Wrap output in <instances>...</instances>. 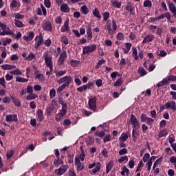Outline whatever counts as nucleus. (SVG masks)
Instances as JSON below:
<instances>
[{
  "label": "nucleus",
  "instance_id": "nucleus-1",
  "mask_svg": "<svg viewBox=\"0 0 176 176\" xmlns=\"http://www.w3.org/2000/svg\"><path fill=\"white\" fill-rule=\"evenodd\" d=\"M85 157H86V154H85V151H83V150H82L80 154L75 157L74 164L77 171H82V170H85V164L82 163V162L85 161Z\"/></svg>",
  "mask_w": 176,
  "mask_h": 176
},
{
  "label": "nucleus",
  "instance_id": "nucleus-27",
  "mask_svg": "<svg viewBox=\"0 0 176 176\" xmlns=\"http://www.w3.org/2000/svg\"><path fill=\"white\" fill-rule=\"evenodd\" d=\"M113 167V161H110L109 163L106 165V173L108 174L109 171L112 170Z\"/></svg>",
  "mask_w": 176,
  "mask_h": 176
},
{
  "label": "nucleus",
  "instance_id": "nucleus-49",
  "mask_svg": "<svg viewBox=\"0 0 176 176\" xmlns=\"http://www.w3.org/2000/svg\"><path fill=\"white\" fill-rule=\"evenodd\" d=\"M50 97L51 99H53L56 97V89L54 88H52L50 91Z\"/></svg>",
  "mask_w": 176,
  "mask_h": 176
},
{
  "label": "nucleus",
  "instance_id": "nucleus-34",
  "mask_svg": "<svg viewBox=\"0 0 176 176\" xmlns=\"http://www.w3.org/2000/svg\"><path fill=\"white\" fill-rule=\"evenodd\" d=\"M35 78L38 79L39 80V82H45V80L46 79L45 78V76L43 74H41V73H38V74H36Z\"/></svg>",
  "mask_w": 176,
  "mask_h": 176
},
{
  "label": "nucleus",
  "instance_id": "nucleus-46",
  "mask_svg": "<svg viewBox=\"0 0 176 176\" xmlns=\"http://www.w3.org/2000/svg\"><path fill=\"white\" fill-rule=\"evenodd\" d=\"M127 162H129V157L127 155L123 156L118 159L119 163H127Z\"/></svg>",
  "mask_w": 176,
  "mask_h": 176
},
{
  "label": "nucleus",
  "instance_id": "nucleus-23",
  "mask_svg": "<svg viewBox=\"0 0 176 176\" xmlns=\"http://www.w3.org/2000/svg\"><path fill=\"white\" fill-rule=\"evenodd\" d=\"M1 68L4 69V71H10L11 69H16V65L6 64L1 65Z\"/></svg>",
  "mask_w": 176,
  "mask_h": 176
},
{
  "label": "nucleus",
  "instance_id": "nucleus-28",
  "mask_svg": "<svg viewBox=\"0 0 176 176\" xmlns=\"http://www.w3.org/2000/svg\"><path fill=\"white\" fill-rule=\"evenodd\" d=\"M100 171H101V163L98 162L96 163L95 168L92 170V173L93 174H97V173H100Z\"/></svg>",
  "mask_w": 176,
  "mask_h": 176
},
{
  "label": "nucleus",
  "instance_id": "nucleus-30",
  "mask_svg": "<svg viewBox=\"0 0 176 176\" xmlns=\"http://www.w3.org/2000/svg\"><path fill=\"white\" fill-rule=\"evenodd\" d=\"M87 38L89 41H91L93 39V32H91V26L89 25L88 27V29L87 30Z\"/></svg>",
  "mask_w": 176,
  "mask_h": 176
},
{
  "label": "nucleus",
  "instance_id": "nucleus-32",
  "mask_svg": "<svg viewBox=\"0 0 176 176\" xmlns=\"http://www.w3.org/2000/svg\"><path fill=\"white\" fill-rule=\"evenodd\" d=\"M36 98H38V95L34 94V92L26 96L27 101H31V100H35Z\"/></svg>",
  "mask_w": 176,
  "mask_h": 176
},
{
  "label": "nucleus",
  "instance_id": "nucleus-53",
  "mask_svg": "<svg viewBox=\"0 0 176 176\" xmlns=\"http://www.w3.org/2000/svg\"><path fill=\"white\" fill-rule=\"evenodd\" d=\"M149 157H151V155L148 153H146L143 156V162L144 163H146L148 160H149Z\"/></svg>",
  "mask_w": 176,
  "mask_h": 176
},
{
  "label": "nucleus",
  "instance_id": "nucleus-4",
  "mask_svg": "<svg viewBox=\"0 0 176 176\" xmlns=\"http://www.w3.org/2000/svg\"><path fill=\"white\" fill-rule=\"evenodd\" d=\"M97 50V45L96 44H91L89 45L83 47L82 54H90Z\"/></svg>",
  "mask_w": 176,
  "mask_h": 176
},
{
  "label": "nucleus",
  "instance_id": "nucleus-10",
  "mask_svg": "<svg viewBox=\"0 0 176 176\" xmlns=\"http://www.w3.org/2000/svg\"><path fill=\"white\" fill-rule=\"evenodd\" d=\"M35 44H34V47L35 49H38L39 46L41 45H43V36H42L41 34L36 36L34 38Z\"/></svg>",
  "mask_w": 176,
  "mask_h": 176
},
{
  "label": "nucleus",
  "instance_id": "nucleus-20",
  "mask_svg": "<svg viewBox=\"0 0 176 176\" xmlns=\"http://www.w3.org/2000/svg\"><path fill=\"white\" fill-rule=\"evenodd\" d=\"M153 41V35L148 34L146 36L143 41H142V45H145V43H149V42H152Z\"/></svg>",
  "mask_w": 176,
  "mask_h": 176
},
{
  "label": "nucleus",
  "instance_id": "nucleus-9",
  "mask_svg": "<svg viewBox=\"0 0 176 176\" xmlns=\"http://www.w3.org/2000/svg\"><path fill=\"white\" fill-rule=\"evenodd\" d=\"M140 119L142 123L145 122L146 123V124H148L149 126H151V124H152L153 122H155L154 119L147 117L146 114L145 113H142L141 115Z\"/></svg>",
  "mask_w": 176,
  "mask_h": 176
},
{
  "label": "nucleus",
  "instance_id": "nucleus-54",
  "mask_svg": "<svg viewBox=\"0 0 176 176\" xmlns=\"http://www.w3.org/2000/svg\"><path fill=\"white\" fill-rule=\"evenodd\" d=\"M15 25L16 27H18V28H21L23 27H24V25L23 24V23L20 21H17L15 20Z\"/></svg>",
  "mask_w": 176,
  "mask_h": 176
},
{
  "label": "nucleus",
  "instance_id": "nucleus-26",
  "mask_svg": "<svg viewBox=\"0 0 176 176\" xmlns=\"http://www.w3.org/2000/svg\"><path fill=\"white\" fill-rule=\"evenodd\" d=\"M10 98L12 100L15 107H21V102L17 98L14 97V96H10Z\"/></svg>",
  "mask_w": 176,
  "mask_h": 176
},
{
  "label": "nucleus",
  "instance_id": "nucleus-21",
  "mask_svg": "<svg viewBox=\"0 0 176 176\" xmlns=\"http://www.w3.org/2000/svg\"><path fill=\"white\" fill-rule=\"evenodd\" d=\"M36 120L38 122H42L43 119H45V117L43 116V111L41 109H38L36 113Z\"/></svg>",
  "mask_w": 176,
  "mask_h": 176
},
{
  "label": "nucleus",
  "instance_id": "nucleus-47",
  "mask_svg": "<svg viewBox=\"0 0 176 176\" xmlns=\"http://www.w3.org/2000/svg\"><path fill=\"white\" fill-rule=\"evenodd\" d=\"M65 74H67V70H60L55 72L56 76H63V75H65Z\"/></svg>",
  "mask_w": 176,
  "mask_h": 176
},
{
  "label": "nucleus",
  "instance_id": "nucleus-13",
  "mask_svg": "<svg viewBox=\"0 0 176 176\" xmlns=\"http://www.w3.org/2000/svg\"><path fill=\"white\" fill-rule=\"evenodd\" d=\"M6 120L8 122H19V119L17 118V114H8L6 116Z\"/></svg>",
  "mask_w": 176,
  "mask_h": 176
},
{
  "label": "nucleus",
  "instance_id": "nucleus-42",
  "mask_svg": "<svg viewBox=\"0 0 176 176\" xmlns=\"http://www.w3.org/2000/svg\"><path fill=\"white\" fill-rule=\"evenodd\" d=\"M168 134V132L167 131L166 129H163L160 131L158 133V137L160 138H162V137H166Z\"/></svg>",
  "mask_w": 176,
  "mask_h": 176
},
{
  "label": "nucleus",
  "instance_id": "nucleus-14",
  "mask_svg": "<svg viewBox=\"0 0 176 176\" xmlns=\"http://www.w3.org/2000/svg\"><path fill=\"white\" fill-rule=\"evenodd\" d=\"M34 36H35V33H34V32L31 31H28L27 32V35L26 36H23V38L24 39V41H25V42H31V41H32V39H34Z\"/></svg>",
  "mask_w": 176,
  "mask_h": 176
},
{
  "label": "nucleus",
  "instance_id": "nucleus-59",
  "mask_svg": "<svg viewBox=\"0 0 176 176\" xmlns=\"http://www.w3.org/2000/svg\"><path fill=\"white\" fill-rule=\"evenodd\" d=\"M44 5L48 9H50L52 6V3H50V0H44Z\"/></svg>",
  "mask_w": 176,
  "mask_h": 176
},
{
  "label": "nucleus",
  "instance_id": "nucleus-5",
  "mask_svg": "<svg viewBox=\"0 0 176 176\" xmlns=\"http://www.w3.org/2000/svg\"><path fill=\"white\" fill-rule=\"evenodd\" d=\"M107 31L109 35H113L115 34V31L118 30V25H116V21L114 19L112 20V26L111 23H109L107 25Z\"/></svg>",
  "mask_w": 176,
  "mask_h": 176
},
{
  "label": "nucleus",
  "instance_id": "nucleus-15",
  "mask_svg": "<svg viewBox=\"0 0 176 176\" xmlns=\"http://www.w3.org/2000/svg\"><path fill=\"white\" fill-rule=\"evenodd\" d=\"M69 19L65 21L63 25L60 28V32H69Z\"/></svg>",
  "mask_w": 176,
  "mask_h": 176
},
{
  "label": "nucleus",
  "instance_id": "nucleus-45",
  "mask_svg": "<svg viewBox=\"0 0 176 176\" xmlns=\"http://www.w3.org/2000/svg\"><path fill=\"white\" fill-rule=\"evenodd\" d=\"M103 64H105V59L99 60L97 65L95 67L96 69H99V68H101V65H102Z\"/></svg>",
  "mask_w": 176,
  "mask_h": 176
},
{
  "label": "nucleus",
  "instance_id": "nucleus-43",
  "mask_svg": "<svg viewBox=\"0 0 176 176\" xmlns=\"http://www.w3.org/2000/svg\"><path fill=\"white\" fill-rule=\"evenodd\" d=\"M81 12L82 14H87L90 10H89V8L86 6H82L80 8Z\"/></svg>",
  "mask_w": 176,
  "mask_h": 176
},
{
  "label": "nucleus",
  "instance_id": "nucleus-62",
  "mask_svg": "<svg viewBox=\"0 0 176 176\" xmlns=\"http://www.w3.org/2000/svg\"><path fill=\"white\" fill-rule=\"evenodd\" d=\"M122 83H123V82L122 81V79L119 78L114 83V86H116V87H120V86H122Z\"/></svg>",
  "mask_w": 176,
  "mask_h": 176
},
{
  "label": "nucleus",
  "instance_id": "nucleus-2",
  "mask_svg": "<svg viewBox=\"0 0 176 176\" xmlns=\"http://www.w3.org/2000/svg\"><path fill=\"white\" fill-rule=\"evenodd\" d=\"M43 58L45 60L46 67H48V68H50V71L46 72V75H50L53 71V57L52 56L49 51H45L43 53Z\"/></svg>",
  "mask_w": 176,
  "mask_h": 176
},
{
  "label": "nucleus",
  "instance_id": "nucleus-38",
  "mask_svg": "<svg viewBox=\"0 0 176 176\" xmlns=\"http://www.w3.org/2000/svg\"><path fill=\"white\" fill-rule=\"evenodd\" d=\"M10 74H11V75H23V72H21L19 68H16L10 71Z\"/></svg>",
  "mask_w": 176,
  "mask_h": 176
},
{
  "label": "nucleus",
  "instance_id": "nucleus-12",
  "mask_svg": "<svg viewBox=\"0 0 176 176\" xmlns=\"http://www.w3.org/2000/svg\"><path fill=\"white\" fill-rule=\"evenodd\" d=\"M68 170V166L67 165H63L62 166L59 167L58 169H56L54 170L55 174L57 175H63L65 171Z\"/></svg>",
  "mask_w": 176,
  "mask_h": 176
},
{
  "label": "nucleus",
  "instance_id": "nucleus-31",
  "mask_svg": "<svg viewBox=\"0 0 176 176\" xmlns=\"http://www.w3.org/2000/svg\"><path fill=\"white\" fill-rule=\"evenodd\" d=\"M162 162H163V157L158 158L155 163L153 164V170H155L157 166H160L162 164Z\"/></svg>",
  "mask_w": 176,
  "mask_h": 176
},
{
  "label": "nucleus",
  "instance_id": "nucleus-33",
  "mask_svg": "<svg viewBox=\"0 0 176 176\" xmlns=\"http://www.w3.org/2000/svg\"><path fill=\"white\" fill-rule=\"evenodd\" d=\"M168 9L171 13L174 14L176 12V7L175 5H174V3L170 2L168 3Z\"/></svg>",
  "mask_w": 176,
  "mask_h": 176
},
{
  "label": "nucleus",
  "instance_id": "nucleus-25",
  "mask_svg": "<svg viewBox=\"0 0 176 176\" xmlns=\"http://www.w3.org/2000/svg\"><path fill=\"white\" fill-rule=\"evenodd\" d=\"M10 9H14L16 8H20V3L17 0H12L10 4Z\"/></svg>",
  "mask_w": 176,
  "mask_h": 176
},
{
  "label": "nucleus",
  "instance_id": "nucleus-36",
  "mask_svg": "<svg viewBox=\"0 0 176 176\" xmlns=\"http://www.w3.org/2000/svg\"><path fill=\"white\" fill-rule=\"evenodd\" d=\"M168 83V80L167 78H164L162 81L157 84V87H162V86H166Z\"/></svg>",
  "mask_w": 176,
  "mask_h": 176
},
{
  "label": "nucleus",
  "instance_id": "nucleus-24",
  "mask_svg": "<svg viewBox=\"0 0 176 176\" xmlns=\"http://www.w3.org/2000/svg\"><path fill=\"white\" fill-rule=\"evenodd\" d=\"M69 10L68 4L64 3L60 6V12H63V13H69Z\"/></svg>",
  "mask_w": 176,
  "mask_h": 176
},
{
  "label": "nucleus",
  "instance_id": "nucleus-51",
  "mask_svg": "<svg viewBox=\"0 0 176 176\" xmlns=\"http://www.w3.org/2000/svg\"><path fill=\"white\" fill-rule=\"evenodd\" d=\"M126 10H127V12H130L131 13V12L134 10V7H133V5L129 3L126 6Z\"/></svg>",
  "mask_w": 176,
  "mask_h": 176
},
{
  "label": "nucleus",
  "instance_id": "nucleus-52",
  "mask_svg": "<svg viewBox=\"0 0 176 176\" xmlns=\"http://www.w3.org/2000/svg\"><path fill=\"white\" fill-rule=\"evenodd\" d=\"M152 164H153V162L148 160V162L146 164V167H147L148 171H151V169L152 168Z\"/></svg>",
  "mask_w": 176,
  "mask_h": 176
},
{
  "label": "nucleus",
  "instance_id": "nucleus-39",
  "mask_svg": "<svg viewBox=\"0 0 176 176\" xmlns=\"http://www.w3.org/2000/svg\"><path fill=\"white\" fill-rule=\"evenodd\" d=\"M79 64H80V61H79V60H74V59H72L70 60V65H71V67H73L74 68L78 67V65H79Z\"/></svg>",
  "mask_w": 176,
  "mask_h": 176
},
{
  "label": "nucleus",
  "instance_id": "nucleus-64",
  "mask_svg": "<svg viewBox=\"0 0 176 176\" xmlns=\"http://www.w3.org/2000/svg\"><path fill=\"white\" fill-rule=\"evenodd\" d=\"M111 135H106L104 138L103 142H109V141H111Z\"/></svg>",
  "mask_w": 176,
  "mask_h": 176
},
{
  "label": "nucleus",
  "instance_id": "nucleus-37",
  "mask_svg": "<svg viewBox=\"0 0 176 176\" xmlns=\"http://www.w3.org/2000/svg\"><path fill=\"white\" fill-rule=\"evenodd\" d=\"M92 13L93 15L96 17V19H101V14H100V10H98V8H94Z\"/></svg>",
  "mask_w": 176,
  "mask_h": 176
},
{
  "label": "nucleus",
  "instance_id": "nucleus-22",
  "mask_svg": "<svg viewBox=\"0 0 176 176\" xmlns=\"http://www.w3.org/2000/svg\"><path fill=\"white\" fill-rule=\"evenodd\" d=\"M111 8H117V9H120L122 8V2H119L118 0H113L111 3Z\"/></svg>",
  "mask_w": 176,
  "mask_h": 176
},
{
  "label": "nucleus",
  "instance_id": "nucleus-55",
  "mask_svg": "<svg viewBox=\"0 0 176 176\" xmlns=\"http://www.w3.org/2000/svg\"><path fill=\"white\" fill-rule=\"evenodd\" d=\"M166 79L168 80V82L170 81L176 82V76H175L170 75V76H168V78Z\"/></svg>",
  "mask_w": 176,
  "mask_h": 176
},
{
  "label": "nucleus",
  "instance_id": "nucleus-50",
  "mask_svg": "<svg viewBox=\"0 0 176 176\" xmlns=\"http://www.w3.org/2000/svg\"><path fill=\"white\" fill-rule=\"evenodd\" d=\"M35 58V54L31 52L29 54V55L25 58L26 60H28L29 61H32Z\"/></svg>",
  "mask_w": 176,
  "mask_h": 176
},
{
  "label": "nucleus",
  "instance_id": "nucleus-56",
  "mask_svg": "<svg viewBox=\"0 0 176 176\" xmlns=\"http://www.w3.org/2000/svg\"><path fill=\"white\" fill-rule=\"evenodd\" d=\"M14 17L18 20H21V19H24V15L20 14L19 13H14Z\"/></svg>",
  "mask_w": 176,
  "mask_h": 176
},
{
  "label": "nucleus",
  "instance_id": "nucleus-8",
  "mask_svg": "<svg viewBox=\"0 0 176 176\" xmlns=\"http://www.w3.org/2000/svg\"><path fill=\"white\" fill-rule=\"evenodd\" d=\"M59 83H63V85L69 86L72 83V77L71 76H65L59 80Z\"/></svg>",
  "mask_w": 176,
  "mask_h": 176
},
{
  "label": "nucleus",
  "instance_id": "nucleus-61",
  "mask_svg": "<svg viewBox=\"0 0 176 176\" xmlns=\"http://www.w3.org/2000/svg\"><path fill=\"white\" fill-rule=\"evenodd\" d=\"M86 90L87 89V87L85 85L77 88V91H78L80 93H82V91H86Z\"/></svg>",
  "mask_w": 176,
  "mask_h": 176
},
{
  "label": "nucleus",
  "instance_id": "nucleus-60",
  "mask_svg": "<svg viewBox=\"0 0 176 176\" xmlns=\"http://www.w3.org/2000/svg\"><path fill=\"white\" fill-rule=\"evenodd\" d=\"M26 90H27V93H28V94L34 93V88L31 85H28L26 88Z\"/></svg>",
  "mask_w": 176,
  "mask_h": 176
},
{
  "label": "nucleus",
  "instance_id": "nucleus-16",
  "mask_svg": "<svg viewBox=\"0 0 176 176\" xmlns=\"http://www.w3.org/2000/svg\"><path fill=\"white\" fill-rule=\"evenodd\" d=\"M42 28L44 30V31L52 32V23L49 21H45L42 24Z\"/></svg>",
  "mask_w": 176,
  "mask_h": 176
},
{
  "label": "nucleus",
  "instance_id": "nucleus-40",
  "mask_svg": "<svg viewBox=\"0 0 176 176\" xmlns=\"http://www.w3.org/2000/svg\"><path fill=\"white\" fill-rule=\"evenodd\" d=\"M129 139V134L127 133H122L121 136L119 138L120 141L124 142L127 141Z\"/></svg>",
  "mask_w": 176,
  "mask_h": 176
},
{
  "label": "nucleus",
  "instance_id": "nucleus-41",
  "mask_svg": "<svg viewBox=\"0 0 176 176\" xmlns=\"http://www.w3.org/2000/svg\"><path fill=\"white\" fill-rule=\"evenodd\" d=\"M16 82H19L20 83H25L26 82H28V78H25L20 76L16 77Z\"/></svg>",
  "mask_w": 176,
  "mask_h": 176
},
{
  "label": "nucleus",
  "instance_id": "nucleus-11",
  "mask_svg": "<svg viewBox=\"0 0 176 176\" xmlns=\"http://www.w3.org/2000/svg\"><path fill=\"white\" fill-rule=\"evenodd\" d=\"M67 60V51H63L58 57V65H63L64 61Z\"/></svg>",
  "mask_w": 176,
  "mask_h": 176
},
{
  "label": "nucleus",
  "instance_id": "nucleus-3",
  "mask_svg": "<svg viewBox=\"0 0 176 176\" xmlns=\"http://www.w3.org/2000/svg\"><path fill=\"white\" fill-rule=\"evenodd\" d=\"M0 28H1L2 30L1 33H0L1 36H4V35H12V38H14V32H13V31H12L6 24H3L2 22H0Z\"/></svg>",
  "mask_w": 176,
  "mask_h": 176
},
{
  "label": "nucleus",
  "instance_id": "nucleus-17",
  "mask_svg": "<svg viewBox=\"0 0 176 176\" xmlns=\"http://www.w3.org/2000/svg\"><path fill=\"white\" fill-rule=\"evenodd\" d=\"M166 109H172V111H176V103L175 101L172 100L165 103Z\"/></svg>",
  "mask_w": 176,
  "mask_h": 176
},
{
  "label": "nucleus",
  "instance_id": "nucleus-48",
  "mask_svg": "<svg viewBox=\"0 0 176 176\" xmlns=\"http://www.w3.org/2000/svg\"><path fill=\"white\" fill-rule=\"evenodd\" d=\"M60 42H61V43H63L64 45H68L69 43L68 38L65 36H63L60 37Z\"/></svg>",
  "mask_w": 176,
  "mask_h": 176
},
{
  "label": "nucleus",
  "instance_id": "nucleus-6",
  "mask_svg": "<svg viewBox=\"0 0 176 176\" xmlns=\"http://www.w3.org/2000/svg\"><path fill=\"white\" fill-rule=\"evenodd\" d=\"M88 105L89 109L93 111V112H96L97 111V98L94 97L89 100Z\"/></svg>",
  "mask_w": 176,
  "mask_h": 176
},
{
  "label": "nucleus",
  "instance_id": "nucleus-57",
  "mask_svg": "<svg viewBox=\"0 0 176 176\" xmlns=\"http://www.w3.org/2000/svg\"><path fill=\"white\" fill-rule=\"evenodd\" d=\"M120 156H123V155H127V149L122 148L121 150L119 151L118 152Z\"/></svg>",
  "mask_w": 176,
  "mask_h": 176
},
{
  "label": "nucleus",
  "instance_id": "nucleus-29",
  "mask_svg": "<svg viewBox=\"0 0 176 176\" xmlns=\"http://www.w3.org/2000/svg\"><path fill=\"white\" fill-rule=\"evenodd\" d=\"M132 57L134 58V60H138V51L137 50V48L135 47H132Z\"/></svg>",
  "mask_w": 176,
  "mask_h": 176
},
{
  "label": "nucleus",
  "instance_id": "nucleus-58",
  "mask_svg": "<svg viewBox=\"0 0 176 176\" xmlns=\"http://www.w3.org/2000/svg\"><path fill=\"white\" fill-rule=\"evenodd\" d=\"M144 8H151V6H152V2L149 0H146L144 2Z\"/></svg>",
  "mask_w": 176,
  "mask_h": 176
},
{
  "label": "nucleus",
  "instance_id": "nucleus-18",
  "mask_svg": "<svg viewBox=\"0 0 176 176\" xmlns=\"http://www.w3.org/2000/svg\"><path fill=\"white\" fill-rule=\"evenodd\" d=\"M140 129H132V138H133V141H134V142H136L137 139L138 138V137H140Z\"/></svg>",
  "mask_w": 176,
  "mask_h": 176
},
{
  "label": "nucleus",
  "instance_id": "nucleus-19",
  "mask_svg": "<svg viewBox=\"0 0 176 176\" xmlns=\"http://www.w3.org/2000/svg\"><path fill=\"white\" fill-rule=\"evenodd\" d=\"M36 14H38V16H42V14H43L45 16H47V11H46V8L43 6V4H41V8L37 9Z\"/></svg>",
  "mask_w": 176,
  "mask_h": 176
},
{
  "label": "nucleus",
  "instance_id": "nucleus-63",
  "mask_svg": "<svg viewBox=\"0 0 176 176\" xmlns=\"http://www.w3.org/2000/svg\"><path fill=\"white\" fill-rule=\"evenodd\" d=\"M109 19V12H105L103 14V19L104 21H107Z\"/></svg>",
  "mask_w": 176,
  "mask_h": 176
},
{
  "label": "nucleus",
  "instance_id": "nucleus-44",
  "mask_svg": "<svg viewBox=\"0 0 176 176\" xmlns=\"http://www.w3.org/2000/svg\"><path fill=\"white\" fill-rule=\"evenodd\" d=\"M14 155V151L13 150H9L7 151L6 157L8 160H10V159H12L13 157V155Z\"/></svg>",
  "mask_w": 176,
  "mask_h": 176
},
{
  "label": "nucleus",
  "instance_id": "nucleus-7",
  "mask_svg": "<svg viewBox=\"0 0 176 176\" xmlns=\"http://www.w3.org/2000/svg\"><path fill=\"white\" fill-rule=\"evenodd\" d=\"M130 123L133 129H140V120H138L134 114L131 115Z\"/></svg>",
  "mask_w": 176,
  "mask_h": 176
},
{
  "label": "nucleus",
  "instance_id": "nucleus-35",
  "mask_svg": "<svg viewBox=\"0 0 176 176\" xmlns=\"http://www.w3.org/2000/svg\"><path fill=\"white\" fill-rule=\"evenodd\" d=\"M138 72L140 76H145L148 72H146V70L144 69V67H139L138 69Z\"/></svg>",
  "mask_w": 176,
  "mask_h": 176
}]
</instances>
